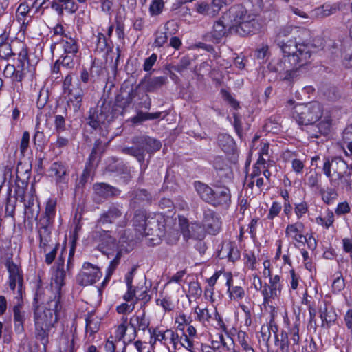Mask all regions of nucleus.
<instances>
[{
    "instance_id": "f257e3e1",
    "label": "nucleus",
    "mask_w": 352,
    "mask_h": 352,
    "mask_svg": "<svg viewBox=\"0 0 352 352\" xmlns=\"http://www.w3.org/2000/svg\"><path fill=\"white\" fill-rule=\"evenodd\" d=\"M230 24H226V16L217 20L213 25L210 32L211 40L219 43L227 35L228 30L235 31L241 36H245L254 32L257 27L255 18L253 15L247 14L245 9L241 6L232 7L229 10Z\"/></svg>"
},
{
    "instance_id": "f03ea898",
    "label": "nucleus",
    "mask_w": 352,
    "mask_h": 352,
    "mask_svg": "<svg viewBox=\"0 0 352 352\" xmlns=\"http://www.w3.org/2000/svg\"><path fill=\"white\" fill-rule=\"evenodd\" d=\"M62 306L58 299H50L43 306L34 309V322L35 338L45 346L50 336L54 333V329L58 320V313Z\"/></svg>"
},
{
    "instance_id": "7ed1b4c3",
    "label": "nucleus",
    "mask_w": 352,
    "mask_h": 352,
    "mask_svg": "<svg viewBox=\"0 0 352 352\" xmlns=\"http://www.w3.org/2000/svg\"><path fill=\"white\" fill-rule=\"evenodd\" d=\"M284 54V79L292 80L297 76L298 69L307 65L309 62L311 52L307 45L297 43L296 41L289 40L287 43H280L278 41Z\"/></svg>"
},
{
    "instance_id": "20e7f679",
    "label": "nucleus",
    "mask_w": 352,
    "mask_h": 352,
    "mask_svg": "<svg viewBox=\"0 0 352 352\" xmlns=\"http://www.w3.org/2000/svg\"><path fill=\"white\" fill-rule=\"evenodd\" d=\"M52 43L50 50L52 55L57 48H60L63 53H78L79 46L77 41L72 36L68 27L57 24L53 30L52 35Z\"/></svg>"
},
{
    "instance_id": "39448f33",
    "label": "nucleus",
    "mask_w": 352,
    "mask_h": 352,
    "mask_svg": "<svg viewBox=\"0 0 352 352\" xmlns=\"http://www.w3.org/2000/svg\"><path fill=\"white\" fill-rule=\"evenodd\" d=\"M194 187L199 197L206 202L214 206L226 205L230 201V192L225 186H215L210 188L207 184L197 181Z\"/></svg>"
},
{
    "instance_id": "423d86ee",
    "label": "nucleus",
    "mask_w": 352,
    "mask_h": 352,
    "mask_svg": "<svg viewBox=\"0 0 352 352\" xmlns=\"http://www.w3.org/2000/svg\"><path fill=\"white\" fill-rule=\"evenodd\" d=\"M322 115V105L318 102L298 104L294 108L293 118L298 125H309L315 123Z\"/></svg>"
},
{
    "instance_id": "0eeeda50",
    "label": "nucleus",
    "mask_w": 352,
    "mask_h": 352,
    "mask_svg": "<svg viewBox=\"0 0 352 352\" xmlns=\"http://www.w3.org/2000/svg\"><path fill=\"white\" fill-rule=\"evenodd\" d=\"M150 335L149 344L151 348L154 349L157 342L169 349V343H171L175 349L179 344V335L171 329L165 328L160 325L152 327L148 329Z\"/></svg>"
},
{
    "instance_id": "6e6552de",
    "label": "nucleus",
    "mask_w": 352,
    "mask_h": 352,
    "mask_svg": "<svg viewBox=\"0 0 352 352\" xmlns=\"http://www.w3.org/2000/svg\"><path fill=\"white\" fill-rule=\"evenodd\" d=\"M285 236L299 245L307 243L311 250L316 248V240L311 234L305 233V225L301 221L289 223L285 228Z\"/></svg>"
},
{
    "instance_id": "1a4fd4ad",
    "label": "nucleus",
    "mask_w": 352,
    "mask_h": 352,
    "mask_svg": "<svg viewBox=\"0 0 352 352\" xmlns=\"http://www.w3.org/2000/svg\"><path fill=\"white\" fill-rule=\"evenodd\" d=\"M136 146L131 148H125L123 151L125 153L135 156L139 162L144 161V152L152 153L160 150L161 143L149 137H140L134 141Z\"/></svg>"
},
{
    "instance_id": "9d476101",
    "label": "nucleus",
    "mask_w": 352,
    "mask_h": 352,
    "mask_svg": "<svg viewBox=\"0 0 352 352\" xmlns=\"http://www.w3.org/2000/svg\"><path fill=\"white\" fill-rule=\"evenodd\" d=\"M162 219L163 216L160 213L155 214L153 217L147 218L144 213H138L135 216L134 226L141 235L147 236L153 235L154 230L161 229L159 223Z\"/></svg>"
},
{
    "instance_id": "9b49d317",
    "label": "nucleus",
    "mask_w": 352,
    "mask_h": 352,
    "mask_svg": "<svg viewBox=\"0 0 352 352\" xmlns=\"http://www.w3.org/2000/svg\"><path fill=\"white\" fill-rule=\"evenodd\" d=\"M102 276L100 269L90 263H85L77 276L78 283L83 286L93 285Z\"/></svg>"
},
{
    "instance_id": "f8f14e48",
    "label": "nucleus",
    "mask_w": 352,
    "mask_h": 352,
    "mask_svg": "<svg viewBox=\"0 0 352 352\" xmlns=\"http://www.w3.org/2000/svg\"><path fill=\"white\" fill-rule=\"evenodd\" d=\"M124 242H126V241L124 240V237L122 236L119 238L118 243L116 242V239L111 237V236H107V239L104 240V245L109 249V250L117 251L115 258L110 262L107 268L106 279L112 274L113 272L118 264L122 251L123 250L122 248L123 246L122 243Z\"/></svg>"
},
{
    "instance_id": "ddd939ff",
    "label": "nucleus",
    "mask_w": 352,
    "mask_h": 352,
    "mask_svg": "<svg viewBox=\"0 0 352 352\" xmlns=\"http://www.w3.org/2000/svg\"><path fill=\"white\" fill-rule=\"evenodd\" d=\"M340 166L342 168H344L346 164L343 160L341 159H335L330 162L329 160H327L324 163L323 166V172L324 175L329 178L330 182L332 185H339V182H337V179L338 180H342V175L341 172H338V167Z\"/></svg>"
},
{
    "instance_id": "4468645a",
    "label": "nucleus",
    "mask_w": 352,
    "mask_h": 352,
    "mask_svg": "<svg viewBox=\"0 0 352 352\" xmlns=\"http://www.w3.org/2000/svg\"><path fill=\"white\" fill-rule=\"evenodd\" d=\"M6 266L9 273V286L12 290H14L16 287L19 295H21L23 276L18 265L14 262L8 259L6 263Z\"/></svg>"
},
{
    "instance_id": "2eb2a0df",
    "label": "nucleus",
    "mask_w": 352,
    "mask_h": 352,
    "mask_svg": "<svg viewBox=\"0 0 352 352\" xmlns=\"http://www.w3.org/2000/svg\"><path fill=\"white\" fill-rule=\"evenodd\" d=\"M203 224L208 234L214 235L220 231L221 222L213 211L208 210L204 212Z\"/></svg>"
},
{
    "instance_id": "dca6fc26",
    "label": "nucleus",
    "mask_w": 352,
    "mask_h": 352,
    "mask_svg": "<svg viewBox=\"0 0 352 352\" xmlns=\"http://www.w3.org/2000/svg\"><path fill=\"white\" fill-rule=\"evenodd\" d=\"M115 117L113 112V108L110 105H104L101 108L100 114L97 115L96 118L92 116L90 120V125L97 129L100 124L105 125L107 123L111 122Z\"/></svg>"
},
{
    "instance_id": "f3484780",
    "label": "nucleus",
    "mask_w": 352,
    "mask_h": 352,
    "mask_svg": "<svg viewBox=\"0 0 352 352\" xmlns=\"http://www.w3.org/2000/svg\"><path fill=\"white\" fill-rule=\"evenodd\" d=\"M16 15L17 21L21 24V30H25L34 14L32 9L30 8V3L27 1L19 5Z\"/></svg>"
},
{
    "instance_id": "a211bd4d",
    "label": "nucleus",
    "mask_w": 352,
    "mask_h": 352,
    "mask_svg": "<svg viewBox=\"0 0 352 352\" xmlns=\"http://www.w3.org/2000/svg\"><path fill=\"white\" fill-rule=\"evenodd\" d=\"M65 272L62 270H56L52 274L50 283V290L53 294V297L50 296V299L60 298V291L64 285Z\"/></svg>"
},
{
    "instance_id": "6ab92c4d",
    "label": "nucleus",
    "mask_w": 352,
    "mask_h": 352,
    "mask_svg": "<svg viewBox=\"0 0 352 352\" xmlns=\"http://www.w3.org/2000/svg\"><path fill=\"white\" fill-rule=\"evenodd\" d=\"M36 63H29L17 65L18 76H16V81L27 80L32 82L36 79Z\"/></svg>"
},
{
    "instance_id": "aec40b11",
    "label": "nucleus",
    "mask_w": 352,
    "mask_h": 352,
    "mask_svg": "<svg viewBox=\"0 0 352 352\" xmlns=\"http://www.w3.org/2000/svg\"><path fill=\"white\" fill-rule=\"evenodd\" d=\"M50 176L58 184H65L67 182V170L66 167L59 162H54L50 168Z\"/></svg>"
},
{
    "instance_id": "412c9836",
    "label": "nucleus",
    "mask_w": 352,
    "mask_h": 352,
    "mask_svg": "<svg viewBox=\"0 0 352 352\" xmlns=\"http://www.w3.org/2000/svg\"><path fill=\"white\" fill-rule=\"evenodd\" d=\"M226 286L228 294L231 300L240 301L245 296L244 289L241 286L232 285V277L230 274H226Z\"/></svg>"
},
{
    "instance_id": "4be33fe9",
    "label": "nucleus",
    "mask_w": 352,
    "mask_h": 352,
    "mask_svg": "<svg viewBox=\"0 0 352 352\" xmlns=\"http://www.w3.org/2000/svg\"><path fill=\"white\" fill-rule=\"evenodd\" d=\"M129 324L135 332L137 330L145 331L149 329L150 321L146 317L144 311L138 315H133L130 318Z\"/></svg>"
},
{
    "instance_id": "5701e85b",
    "label": "nucleus",
    "mask_w": 352,
    "mask_h": 352,
    "mask_svg": "<svg viewBox=\"0 0 352 352\" xmlns=\"http://www.w3.org/2000/svg\"><path fill=\"white\" fill-rule=\"evenodd\" d=\"M14 329L16 333H21L23 330V323L25 320V311L22 310V303L19 302L13 308Z\"/></svg>"
},
{
    "instance_id": "b1692460",
    "label": "nucleus",
    "mask_w": 352,
    "mask_h": 352,
    "mask_svg": "<svg viewBox=\"0 0 352 352\" xmlns=\"http://www.w3.org/2000/svg\"><path fill=\"white\" fill-rule=\"evenodd\" d=\"M122 207L120 206H112L109 210L101 214L99 223L106 224L113 223L118 217H121Z\"/></svg>"
},
{
    "instance_id": "393cba45",
    "label": "nucleus",
    "mask_w": 352,
    "mask_h": 352,
    "mask_svg": "<svg viewBox=\"0 0 352 352\" xmlns=\"http://www.w3.org/2000/svg\"><path fill=\"white\" fill-rule=\"evenodd\" d=\"M85 320L86 335L89 336H92L100 329V318L96 316L94 313L91 312L87 315Z\"/></svg>"
},
{
    "instance_id": "a878e982",
    "label": "nucleus",
    "mask_w": 352,
    "mask_h": 352,
    "mask_svg": "<svg viewBox=\"0 0 352 352\" xmlns=\"http://www.w3.org/2000/svg\"><path fill=\"white\" fill-rule=\"evenodd\" d=\"M127 318L123 316L121 319V323L114 326L111 331L110 338L115 341H120L126 334L127 330Z\"/></svg>"
},
{
    "instance_id": "bb28decb",
    "label": "nucleus",
    "mask_w": 352,
    "mask_h": 352,
    "mask_svg": "<svg viewBox=\"0 0 352 352\" xmlns=\"http://www.w3.org/2000/svg\"><path fill=\"white\" fill-rule=\"evenodd\" d=\"M261 294L263 297V304L269 307H273L281 294V293H278L277 291L270 289L268 286H263Z\"/></svg>"
},
{
    "instance_id": "cd10ccee",
    "label": "nucleus",
    "mask_w": 352,
    "mask_h": 352,
    "mask_svg": "<svg viewBox=\"0 0 352 352\" xmlns=\"http://www.w3.org/2000/svg\"><path fill=\"white\" fill-rule=\"evenodd\" d=\"M68 98V102L72 104L75 109L80 107V104L82 99V90L79 87H72L65 94Z\"/></svg>"
},
{
    "instance_id": "c85d7f7f",
    "label": "nucleus",
    "mask_w": 352,
    "mask_h": 352,
    "mask_svg": "<svg viewBox=\"0 0 352 352\" xmlns=\"http://www.w3.org/2000/svg\"><path fill=\"white\" fill-rule=\"evenodd\" d=\"M78 53H63L60 58L56 60V65H61V67L71 69L74 67L78 60Z\"/></svg>"
},
{
    "instance_id": "c756f323",
    "label": "nucleus",
    "mask_w": 352,
    "mask_h": 352,
    "mask_svg": "<svg viewBox=\"0 0 352 352\" xmlns=\"http://www.w3.org/2000/svg\"><path fill=\"white\" fill-rule=\"evenodd\" d=\"M238 342L240 349L234 347L231 352H254L253 348L250 345V340L245 332L240 331L238 333Z\"/></svg>"
},
{
    "instance_id": "7c9ffc66",
    "label": "nucleus",
    "mask_w": 352,
    "mask_h": 352,
    "mask_svg": "<svg viewBox=\"0 0 352 352\" xmlns=\"http://www.w3.org/2000/svg\"><path fill=\"white\" fill-rule=\"evenodd\" d=\"M334 222V214L329 209L327 210L323 215L316 218V223L325 229H329Z\"/></svg>"
},
{
    "instance_id": "2f4dec72",
    "label": "nucleus",
    "mask_w": 352,
    "mask_h": 352,
    "mask_svg": "<svg viewBox=\"0 0 352 352\" xmlns=\"http://www.w3.org/2000/svg\"><path fill=\"white\" fill-rule=\"evenodd\" d=\"M56 214V201L49 199L46 204L45 216L40 219L41 221L52 224Z\"/></svg>"
},
{
    "instance_id": "473e14b6",
    "label": "nucleus",
    "mask_w": 352,
    "mask_h": 352,
    "mask_svg": "<svg viewBox=\"0 0 352 352\" xmlns=\"http://www.w3.org/2000/svg\"><path fill=\"white\" fill-rule=\"evenodd\" d=\"M320 316L322 322V327H329L336 320L335 312L331 309H329L326 305L323 308H320Z\"/></svg>"
},
{
    "instance_id": "72a5a7b5",
    "label": "nucleus",
    "mask_w": 352,
    "mask_h": 352,
    "mask_svg": "<svg viewBox=\"0 0 352 352\" xmlns=\"http://www.w3.org/2000/svg\"><path fill=\"white\" fill-rule=\"evenodd\" d=\"M221 258L227 257L230 261H234L239 257L238 250L231 243L224 244L219 252Z\"/></svg>"
},
{
    "instance_id": "f704fd0d",
    "label": "nucleus",
    "mask_w": 352,
    "mask_h": 352,
    "mask_svg": "<svg viewBox=\"0 0 352 352\" xmlns=\"http://www.w3.org/2000/svg\"><path fill=\"white\" fill-rule=\"evenodd\" d=\"M94 190L98 195L101 197L114 195L117 192L116 188L104 183L95 184Z\"/></svg>"
},
{
    "instance_id": "c9c22d12",
    "label": "nucleus",
    "mask_w": 352,
    "mask_h": 352,
    "mask_svg": "<svg viewBox=\"0 0 352 352\" xmlns=\"http://www.w3.org/2000/svg\"><path fill=\"white\" fill-rule=\"evenodd\" d=\"M261 170H253L249 177L246 178V182L248 187L252 188L255 184L258 188H261L263 185V179L260 177Z\"/></svg>"
},
{
    "instance_id": "e433bc0d",
    "label": "nucleus",
    "mask_w": 352,
    "mask_h": 352,
    "mask_svg": "<svg viewBox=\"0 0 352 352\" xmlns=\"http://www.w3.org/2000/svg\"><path fill=\"white\" fill-rule=\"evenodd\" d=\"M336 11V9L333 8L331 6L326 5L322 7H319L316 8L312 12V17L316 18H324L329 16L333 14Z\"/></svg>"
},
{
    "instance_id": "4c0bfd02",
    "label": "nucleus",
    "mask_w": 352,
    "mask_h": 352,
    "mask_svg": "<svg viewBox=\"0 0 352 352\" xmlns=\"http://www.w3.org/2000/svg\"><path fill=\"white\" fill-rule=\"evenodd\" d=\"M190 238H195L197 239H201L205 236L206 230L204 224L202 226L197 223H192L190 226Z\"/></svg>"
},
{
    "instance_id": "58836bf2",
    "label": "nucleus",
    "mask_w": 352,
    "mask_h": 352,
    "mask_svg": "<svg viewBox=\"0 0 352 352\" xmlns=\"http://www.w3.org/2000/svg\"><path fill=\"white\" fill-rule=\"evenodd\" d=\"M218 144L225 152H229L233 148L234 141L231 136L221 134L218 136Z\"/></svg>"
},
{
    "instance_id": "ea45409f",
    "label": "nucleus",
    "mask_w": 352,
    "mask_h": 352,
    "mask_svg": "<svg viewBox=\"0 0 352 352\" xmlns=\"http://www.w3.org/2000/svg\"><path fill=\"white\" fill-rule=\"evenodd\" d=\"M195 314H196V320L205 324L206 322H209L211 315L209 313V310L207 308H201L197 306L195 308Z\"/></svg>"
},
{
    "instance_id": "a19ab883",
    "label": "nucleus",
    "mask_w": 352,
    "mask_h": 352,
    "mask_svg": "<svg viewBox=\"0 0 352 352\" xmlns=\"http://www.w3.org/2000/svg\"><path fill=\"white\" fill-rule=\"evenodd\" d=\"M191 321L190 316H187L183 312H179L175 318V323L177 324V329L179 331H184L185 326L190 324Z\"/></svg>"
},
{
    "instance_id": "79ce46f5",
    "label": "nucleus",
    "mask_w": 352,
    "mask_h": 352,
    "mask_svg": "<svg viewBox=\"0 0 352 352\" xmlns=\"http://www.w3.org/2000/svg\"><path fill=\"white\" fill-rule=\"evenodd\" d=\"M280 339L276 336V344L278 346L280 352H289L288 333L282 331L280 333Z\"/></svg>"
},
{
    "instance_id": "37998d69",
    "label": "nucleus",
    "mask_w": 352,
    "mask_h": 352,
    "mask_svg": "<svg viewBox=\"0 0 352 352\" xmlns=\"http://www.w3.org/2000/svg\"><path fill=\"white\" fill-rule=\"evenodd\" d=\"M322 199L327 204H331L337 199L338 194L333 189H327L320 191Z\"/></svg>"
},
{
    "instance_id": "c03bdc74",
    "label": "nucleus",
    "mask_w": 352,
    "mask_h": 352,
    "mask_svg": "<svg viewBox=\"0 0 352 352\" xmlns=\"http://www.w3.org/2000/svg\"><path fill=\"white\" fill-rule=\"evenodd\" d=\"M164 7L163 0H153L149 6V12L151 16L159 15L162 12Z\"/></svg>"
},
{
    "instance_id": "a18cd8bd",
    "label": "nucleus",
    "mask_w": 352,
    "mask_h": 352,
    "mask_svg": "<svg viewBox=\"0 0 352 352\" xmlns=\"http://www.w3.org/2000/svg\"><path fill=\"white\" fill-rule=\"evenodd\" d=\"M282 208L283 206L278 201H274L269 209L267 219L272 221L274 218L277 217L280 213Z\"/></svg>"
},
{
    "instance_id": "49530a36",
    "label": "nucleus",
    "mask_w": 352,
    "mask_h": 352,
    "mask_svg": "<svg viewBox=\"0 0 352 352\" xmlns=\"http://www.w3.org/2000/svg\"><path fill=\"white\" fill-rule=\"evenodd\" d=\"M331 125V120L329 116H324L318 125L319 133L324 135H327L330 131Z\"/></svg>"
},
{
    "instance_id": "de8ad7c7",
    "label": "nucleus",
    "mask_w": 352,
    "mask_h": 352,
    "mask_svg": "<svg viewBox=\"0 0 352 352\" xmlns=\"http://www.w3.org/2000/svg\"><path fill=\"white\" fill-rule=\"evenodd\" d=\"M264 286H268L270 289L277 291L278 293H281L282 284L280 283V277L278 275L270 277L269 283L265 284Z\"/></svg>"
},
{
    "instance_id": "09e8293b",
    "label": "nucleus",
    "mask_w": 352,
    "mask_h": 352,
    "mask_svg": "<svg viewBox=\"0 0 352 352\" xmlns=\"http://www.w3.org/2000/svg\"><path fill=\"white\" fill-rule=\"evenodd\" d=\"M25 188L26 185H25L24 183L23 182L21 183V185H20L19 183L16 184L14 189V196L16 200H19L20 201L25 200V197L28 195V193L25 191Z\"/></svg>"
},
{
    "instance_id": "8fccbe9b",
    "label": "nucleus",
    "mask_w": 352,
    "mask_h": 352,
    "mask_svg": "<svg viewBox=\"0 0 352 352\" xmlns=\"http://www.w3.org/2000/svg\"><path fill=\"white\" fill-rule=\"evenodd\" d=\"M179 222L181 231L183 234L184 237L186 239L190 238V226L188 225V221L183 217H179Z\"/></svg>"
},
{
    "instance_id": "3c124183",
    "label": "nucleus",
    "mask_w": 352,
    "mask_h": 352,
    "mask_svg": "<svg viewBox=\"0 0 352 352\" xmlns=\"http://www.w3.org/2000/svg\"><path fill=\"white\" fill-rule=\"evenodd\" d=\"M168 39L167 33L165 30H158L155 33V38L154 45L156 47H162L165 43H166Z\"/></svg>"
},
{
    "instance_id": "603ef678",
    "label": "nucleus",
    "mask_w": 352,
    "mask_h": 352,
    "mask_svg": "<svg viewBox=\"0 0 352 352\" xmlns=\"http://www.w3.org/2000/svg\"><path fill=\"white\" fill-rule=\"evenodd\" d=\"M52 224H48L47 222H39L40 228L38 230L40 238L51 237V227Z\"/></svg>"
},
{
    "instance_id": "864d4df0",
    "label": "nucleus",
    "mask_w": 352,
    "mask_h": 352,
    "mask_svg": "<svg viewBox=\"0 0 352 352\" xmlns=\"http://www.w3.org/2000/svg\"><path fill=\"white\" fill-rule=\"evenodd\" d=\"M3 75L6 78H12L13 80L16 81L18 69H16L14 65L7 64L3 71Z\"/></svg>"
},
{
    "instance_id": "5fc2aeb1",
    "label": "nucleus",
    "mask_w": 352,
    "mask_h": 352,
    "mask_svg": "<svg viewBox=\"0 0 352 352\" xmlns=\"http://www.w3.org/2000/svg\"><path fill=\"white\" fill-rule=\"evenodd\" d=\"M136 301H133L131 303L124 302L116 307V310L119 314H126L132 312L135 308Z\"/></svg>"
},
{
    "instance_id": "6e6d98bb",
    "label": "nucleus",
    "mask_w": 352,
    "mask_h": 352,
    "mask_svg": "<svg viewBox=\"0 0 352 352\" xmlns=\"http://www.w3.org/2000/svg\"><path fill=\"white\" fill-rule=\"evenodd\" d=\"M308 212V206L306 202L295 204L294 212L298 219H301Z\"/></svg>"
},
{
    "instance_id": "4d7b16f0",
    "label": "nucleus",
    "mask_w": 352,
    "mask_h": 352,
    "mask_svg": "<svg viewBox=\"0 0 352 352\" xmlns=\"http://www.w3.org/2000/svg\"><path fill=\"white\" fill-rule=\"evenodd\" d=\"M226 4V0H213L210 4L212 16H216L221 10V9Z\"/></svg>"
},
{
    "instance_id": "13d9d810",
    "label": "nucleus",
    "mask_w": 352,
    "mask_h": 352,
    "mask_svg": "<svg viewBox=\"0 0 352 352\" xmlns=\"http://www.w3.org/2000/svg\"><path fill=\"white\" fill-rule=\"evenodd\" d=\"M179 343L190 352H195L193 350V342L186 333H184L180 339L179 338Z\"/></svg>"
},
{
    "instance_id": "bf43d9fd",
    "label": "nucleus",
    "mask_w": 352,
    "mask_h": 352,
    "mask_svg": "<svg viewBox=\"0 0 352 352\" xmlns=\"http://www.w3.org/2000/svg\"><path fill=\"white\" fill-rule=\"evenodd\" d=\"M157 305L161 306L165 311H170L173 309V304L170 298H159L156 300Z\"/></svg>"
},
{
    "instance_id": "052dcab7",
    "label": "nucleus",
    "mask_w": 352,
    "mask_h": 352,
    "mask_svg": "<svg viewBox=\"0 0 352 352\" xmlns=\"http://www.w3.org/2000/svg\"><path fill=\"white\" fill-rule=\"evenodd\" d=\"M11 43H6L0 45V57L4 59H7L14 55Z\"/></svg>"
},
{
    "instance_id": "680f3d73",
    "label": "nucleus",
    "mask_w": 352,
    "mask_h": 352,
    "mask_svg": "<svg viewBox=\"0 0 352 352\" xmlns=\"http://www.w3.org/2000/svg\"><path fill=\"white\" fill-rule=\"evenodd\" d=\"M196 10L201 14L212 16L210 5L206 2L197 3L196 5Z\"/></svg>"
},
{
    "instance_id": "e2e57ef3",
    "label": "nucleus",
    "mask_w": 352,
    "mask_h": 352,
    "mask_svg": "<svg viewBox=\"0 0 352 352\" xmlns=\"http://www.w3.org/2000/svg\"><path fill=\"white\" fill-rule=\"evenodd\" d=\"M89 21L90 15L89 11L83 10L78 14L76 21L78 25L87 24L89 22Z\"/></svg>"
},
{
    "instance_id": "0e129e2a",
    "label": "nucleus",
    "mask_w": 352,
    "mask_h": 352,
    "mask_svg": "<svg viewBox=\"0 0 352 352\" xmlns=\"http://www.w3.org/2000/svg\"><path fill=\"white\" fill-rule=\"evenodd\" d=\"M292 170L295 172L296 174H302L305 164L304 162L299 159H294L292 160Z\"/></svg>"
},
{
    "instance_id": "69168bd1",
    "label": "nucleus",
    "mask_w": 352,
    "mask_h": 352,
    "mask_svg": "<svg viewBox=\"0 0 352 352\" xmlns=\"http://www.w3.org/2000/svg\"><path fill=\"white\" fill-rule=\"evenodd\" d=\"M30 142V133L25 131L23 133L22 138L20 143V151L22 154H24L29 146Z\"/></svg>"
},
{
    "instance_id": "338daca9",
    "label": "nucleus",
    "mask_w": 352,
    "mask_h": 352,
    "mask_svg": "<svg viewBox=\"0 0 352 352\" xmlns=\"http://www.w3.org/2000/svg\"><path fill=\"white\" fill-rule=\"evenodd\" d=\"M261 338L263 342L267 343L271 337V331L269 325H262L260 331Z\"/></svg>"
},
{
    "instance_id": "774afa93",
    "label": "nucleus",
    "mask_w": 352,
    "mask_h": 352,
    "mask_svg": "<svg viewBox=\"0 0 352 352\" xmlns=\"http://www.w3.org/2000/svg\"><path fill=\"white\" fill-rule=\"evenodd\" d=\"M344 322L349 331L348 334L352 335V308L349 309L344 315Z\"/></svg>"
}]
</instances>
